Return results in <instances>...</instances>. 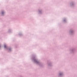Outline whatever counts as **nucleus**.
I'll use <instances>...</instances> for the list:
<instances>
[{"mask_svg":"<svg viewBox=\"0 0 77 77\" xmlns=\"http://www.w3.org/2000/svg\"><path fill=\"white\" fill-rule=\"evenodd\" d=\"M60 75H61V74H60Z\"/></svg>","mask_w":77,"mask_h":77,"instance_id":"4","label":"nucleus"},{"mask_svg":"<svg viewBox=\"0 0 77 77\" xmlns=\"http://www.w3.org/2000/svg\"><path fill=\"white\" fill-rule=\"evenodd\" d=\"M36 62H37V61L36 60Z\"/></svg>","mask_w":77,"mask_h":77,"instance_id":"3","label":"nucleus"},{"mask_svg":"<svg viewBox=\"0 0 77 77\" xmlns=\"http://www.w3.org/2000/svg\"><path fill=\"white\" fill-rule=\"evenodd\" d=\"M6 45H4V47L5 48H6Z\"/></svg>","mask_w":77,"mask_h":77,"instance_id":"1","label":"nucleus"},{"mask_svg":"<svg viewBox=\"0 0 77 77\" xmlns=\"http://www.w3.org/2000/svg\"><path fill=\"white\" fill-rule=\"evenodd\" d=\"M4 13V12H2V14H3Z\"/></svg>","mask_w":77,"mask_h":77,"instance_id":"2","label":"nucleus"}]
</instances>
